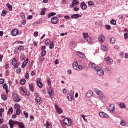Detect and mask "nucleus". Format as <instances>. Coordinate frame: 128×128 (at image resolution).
<instances>
[{
    "label": "nucleus",
    "instance_id": "nucleus-1",
    "mask_svg": "<svg viewBox=\"0 0 128 128\" xmlns=\"http://www.w3.org/2000/svg\"><path fill=\"white\" fill-rule=\"evenodd\" d=\"M94 92L98 96L100 100H106V95L104 94L100 90L98 89L94 88Z\"/></svg>",
    "mask_w": 128,
    "mask_h": 128
},
{
    "label": "nucleus",
    "instance_id": "nucleus-2",
    "mask_svg": "<svg viewBox=\"0 0 128 128\" xmlns=\"http://www.w3.org/2000/svg\"><path fill=\"white\" fill-rule=\"evenodd\" d=\"M62 122L68 126H72V119L70 118H66L63 120Z\"/></svg>",
    "mask_w": 128,
    "mask_h": 128
},
{
    "label": "nucleus",
    "instance_id": "nucleus-3",
    "mask_svg": "<svg viewBox=\"0 0 128 128\" xmlns=\"http://www.w3.org/2000/svg\"><path fill=\"white\" fill-rule=\"evenodd\" d=\"M73 68L76 70H82L83 68L82 66H78V62L73 64Z\"/></svg>",
    "mask_w": 128,
    "mask_h": 128
},
{
    "label": "nucleus",
    "instance_id": "nucleus-4",
    "mask_svg": "<svg viewBox=\"0 0 128 128\" xmlns=\"http://www.w3.org/2000/svg\"><path fill=\"white\" fill-rule=\"evenodd\" d=\"M99 116L100 118H110V116L104 112H100Z\"/></svg>",
    "mask_w": 128,
    "mask_h": 128
},
{
    "label": "nucleus",
    "instance_id": "nucleus-5",
    "mask_svg": "<svg viewBox=\"0 0 128 128\" xmlns=\"http://www.w3.org/2000/svg\"><path fill=\"white\" fill-rule=\"evenodd\" d=\"M9 124L10 126V128H14V124L16 126H18V122H14L12 120H10L9 121Z\"/></svg>",
    "mask_w": 128,
    "mask_h": 128
},
{
    "label": "nucleus",
    "instance_id": "nucleus-6",
    "mask_svg": "<svg viewBox=\"0 0 128 128\" xmlns=\"http://www.w3.org/2000/svg\"><path fill=\"white\" fill-rule=\"evenodd\" d=\"M60 20L57 17H54L51 19V22L52 24H58Z\"/></svg>",
    "mask_w": 128,
    "mask_h": 128
},
{
    "label": "nucleus",
    "instance_id": "nucleus-7",
    "mask_svg": "<svg viewBox=\"0 0 128 128\" xmlns=\"http://www.w3.org/2000/svg\"><path fill=\"white\" fill-rule=\"evenodd\" d=\"M80 4V1L78 0H73L72 2V4L70 5V8H74L76 6H78Z\"/></svg>",
    "mask_w": 128,
    "mask_h": 128
},
{
    "label": "nucleus",
    "instance_id": "nucleus-8",
    "mask_svg": "<svg viewBox=\"0 0 128 128\" xmlns=\"http://www.w3.org/2000/svg\"><path fill=\"white\" fill-rule=\"evenodd\" d=\"M105 60L107 64H108V66H112L114 62V60L110 58V57H108L106 58Z\"/></svg>",
    "mask_w": 128,
    "mask_h": 128
},
{
    "label": "nucleus",
    "instance_id": "nucleus-9",
    "mask_svg": "<svg viewBox=\"0 0 128 128\" xmlns=\"http://www.w3.org/2000/svg\"><path fill=\"white\" fill-rule=\"evenodd\" d=\"M18 34H20V32H18V30L16 29H14L12 31V36H18Z\"/></svg>",
    "mask_w": 128,
    "mask_h": 128
},
{
    "label": "nucleus",
    "instance_id": "nucleus-10",
    "mask_svg": "<svg viewBox=\"0 0 128 128\" xmlns=\"http://www.w3.org/2000/svg\"><path fill=\"white\" fill-rule=\"evenodd\" d=\"M55 108H56L57 112L58 114H62V112H63L62 110V108H60V107H58V104L55 105Z\"/></svg>",
    "mask_w": 128,
    "mask_h": 128
},
{
    "label": "nucleus",
    "instance_id": "nucleus-11",
    "mask_svg": "<svg viewBox=\"0 0 128 128\" xmlns=\"http://www.w3.org/2000/svg\"><path fill=\"white\" fill-rule=\"evenodd\" d=\"M82 16H80V14H74L72 16L71 18L72 20H78V18H82Z\"/></svg>",
    "mask_w": 128,
    "mask_h": 128
},
{
    "label": "nucleus",
    "instance_id": "nucleus-12",
    "mask_svg": "<svg viewBox=\"0 0 128 128\" xmlns=\"http://www.w3.org/2000/svg\"><path fill=\"white\" fill-rule=\"evenodd\" d=\"M114 110H116V106L114 104H112L109 107V111L110 112H114Z\"/></svg>",
    "mask_w": 128,
    "mask_h": 128
},
{
    "label": "nucleus",
    "instance_id": "nucleus-13",
    "mask_svg": "<svg viewBox=\"0 0 128 128\" xmlns=\"http://www.w3.org/2000/svg\"><path fill=\"white\" fill-rule=\"evenodd\" d=\"M48 92L52 98H54V90L52 89H49L48 90Z\"/></svg>",
    "mask_w": 128,
    "mask_h": 128
},
{
    "label": "nucleus",
    "instance_id": "nucleus-14",
    "mask_svg": "<svg viewBox=\"0 0 128 128\" xmlns=\"http://www.w3.org/2000/svg\"><path fill=\"white\" fill-rule=\"evenodd\" d=\"M20 92L22 96H26V90L23 88H20Z\"/></svg>",
    "mask_w": 128,
    "mask_h": 128
},
{
    "label": "nucleus",
    "instance_id": "nucleus-15",
    "mask_svg": "<svg viewBox=\"0 0 128 128\" xmlns=\"http://www.w3.org/2000/svg\"><path fill=\"white\" fill-rule=\"evenodd\" d=\"M36 102L38 104H42V98H40V96H38L36 98Z\"/></svg>",
    "mask_w": 128,
    "mask_h": 128
},
{
    "label": "nucleus",
    "instance_id": "nucleus-16",
    "mask_svg": "<svg viewBox=\"0 0 128 128\" xmlns=\"http://www.w3.org/2000/svg\"><path fill=\"white\" fill-rule=\"evenodd\" d=\"M12 64L14 66H16V68H18V60L16 58H14L12 61Z\"/></svg>",
    "mask_w": 128,
    "mask_h": 128
},
{
    "label": "nucleus",
    "instance_id": "nucleus-17",
    "mask_svg": "<svg viewBox=\"0 0 128 128\" xmlns=\"http://www.w3.org/2000/svg\"><path fill=\"white\" fill-rule=\"evenodd\" d=\"M94 96V92L92 91H88L86 94V96L88 98H92Z\"/></svg>",
    "mask_w": 128,
    "mask_h": 128
},
{
    "label": "nucleus",
    "instance_id": "nucleus-18",
    "mask_svg": "<svg viewBox=\"0 0 128 128\" xmlns=\"http://www.w3.org/2000/svg\"><path fill=\"white\" fill-rule=\"evenodd\" d=\"M81 8L83 10H86L88 8V6H86V4L84 2H82L80 4Z\"/></svg>",
    "mask_w": 128,
    "mask_h": 128
},
{
    "label": "nucleus",
    "instance_id": "nucleus-19",
    "mask_svg": "<svg viewBox=\"0 0 128 128\" xmlns=\"http://www.w3.org/2000/svg\"><path fill=\"white\" fill-rule=\"evenodd\" d=\"M28 58H27L22 64V68H24L26 66L28 65Z\"/></svg>",
    "mask_w": 128,
    "mask_h": 128
},
{
    "label": "nucleus",
    "instance_id": "nucleus-20",
    "mask_svg": "<svg viewBox=\"0 0 128 128\" xmlns=\"http://www.w3.org/2000/svg\"><path fill=\"white\" fill-rule=\"evenodd\" d=\"M88 42L90 44H96V42H94V40H92L91 38H90L88 40Z\"/></svg>",
    "mask_w": 128,
    "mask_h": 128
},
{
    "label": "nucleus",
    "instance_id": "nucleus-21",
    "mask_svg": "<svg viewBox=\"0 0 128 128\" xmlns=\"http://www.w3.org/2000/svg\"><path fill=\"white\" fill-rule=\"evenodd\" d=\"M104 40H106V38H104V36H100L99 37V42H104Z\"/></svg>",
    "mask_w": 128,
    "mask_h": 128
},
{
    "label": "nucleus",
    "instance_id": "nucleus-22",
    "mask_svg": "<svg viewBox=\"0 0 128 128\" xmlns=\"http://www.w3.org/2000/svg\"><path fill=\"white\" fill-rule=\"evenodd\" d=\"M78 56L81 58H85L86 56H84V54L82 52H78L77 53Z\"/></svg>",
    "mask_w": 128,
    "mask_h": 128
},
{
    "label": "nucleus",
    "instance_id": "nucleus-23",
    "mask_svg": "<svg viewBox=\"0 0 128 128\" xmlns=\"http://www.w3.org/2000/svg\"><path fill=\"white\" fill-rule=\"evenodd\" d=\"M101 50H104V52H108V46H102Z\"/></svg>",
    "mask_w": 128,
    "mask_h": 128
},
{
    "label": "nucleus",
    "instance_id": "nucleus-24",
    "mask_svg": "<svg viewBox=\"0 0 128 128\" xmlns=\"http://www.w3.org/2000/svg\"><path fill=\"white\" fill-rule=\"evenodd\" d=\"M97 72L98 76H104V70H102V69L100 70L99 72Z\"/></svg>",
    "mask_w": 128,
    "mask_h": 128
},
{
    "label": "nucleus",
    "instance_id": "nucleus-25",
    "mask_svg": "<svg viewBox=\"0 0 128 128\" xmlns=\"http://www.w3.org/2000/svg\"><path fill=\"white\" fill-rule=\"evenodd\" d=\"M116 42V38H110V42L112 44H114Z\"/></svg>",
    "mask_w": 128,
    "mask_h": 128
},
{
    "label": "nucleus",
    "instance_id": "nucleus-26",
    "mask_svg": "<svg viewBox=\"0 0 128 128\" xmlns=\"http://www.w3.org/2000/svg\"><path fill=\"white\" fill-rule=\"evenodd\" d=\"M2 98L4 102H6L8 100V96L6 94L2 95Z\"/></svg>",
    "mask_w": 128,
    "mask_h": 128
},
{
    "label": "nucleus",
    "instance_id": "nucleus-27",
    "mask_svg": "<svg viewBox=\"0 0 128 128\" xmlns=\"http://www.w3.org/2000/svg\"><path fill=\"white\" fill-rule=\"evenodd\" d=\"M67 98H68V100H70V102H72L74 98V97L72 96H70V94H68Z\"/></svg>",
    "mask_w": 128,
    "mask_h": 128
},
{
    "label": "nucleus",
    "instance_id": "nucleus-28",
    "mask_svg": "<svg viewBox=\"0 0 128 128\" xmlns=\"http://www.w3.org/2000/svg\"><path fill=\"white\" fill-rule=\"evenodd\" d=\"M14 100L15 101V102H20V98L18 96L14 97Z\"/></svg>",
    "mask_w": 128,
    "mask_h": 128
},
{
    "label": "nucleus",
    "instance_id": "nucleus-29",
    "mask_svg": "<svg viewBox=\"0 0 128 128\" xmlns=\"http://www.w3.org/2000/svg\"><path fill=\"white\" fill-rule=\"evenodd\" d=\"M120 108H126V104L123 102H122L120 104Z\"/></svg>",
    "mask_w": 128,
    "mask_h": 128
},
{
    "label": "nucleus",
    "instance_id": "nucleus-30",
    "mask_svg": "<svg viewBox=\"0 0 128 128\" xmlns=\"http://www.w3.org/2000/svg\"><path fill=\"white\" fill-rule=\"evenodd\" d=\"M46 8H43L42 10L41 16H46Z\"/></svg>",
    "mask_w": 128,
    "mask_h": 128
},
{
    "label": "nucleus",
    "instance_id": "nucleus-31",
    "mask_svg": "<svg viewBox=\"0 0 128 128\" xmlns=\"http://www.w3.org/2000/svg\"><path fill=\"white\" fill-rule=\"evenodd\" d=\"M6 6L9 8V10L12 12V6L10 4H7Z\"/></svg>",
    "mask_w": 128,
    "mask_h": 128
},
{
    "label": "nucleus",
    "instance_id": "nucleus-32",
    "mask_svg": "<svg viewBox=\"0 0 128 128\" xmlns=\"http://www.w3.org/2000/svg\"><path fill=\"white\" fill-rule=\"evenodd\" d=\"M20 18L22 20H26V14L24 12H22L20 14Z\"/></svg>",
    "mask_w": 128,
    "mask_h": 128
},
{
    "label": "nucleus",
    "instance_id": "nucleus-33",
    "mask_svg": "<svg viewBox=\"0 0 128 128\" xmlns=\"http://www.w3.org/2000/svg\"><path fill=\"white\" fill-rule=\"evenodd\" d=\"M26 80L25 79H22V80L20 81V84H22V86H24V84H26Z\"/></svg>",
    "mask_w": 128,
    "mask_h": 128
},
{
    "label": "nucleus",
    "instance_id": "nucleus-34",
    "mask_svg": "<svg viewBox=\"0 0 128 128\" xmlns=\"http://www.w3.org/2000/svg\"><path fill=\"white\" fill-rule=\"evenodd\" d=\"M89 66L90 68H96V64L94 63L91 62L89 64Z\"/></svg>",
    "mask_w": 128,
    "mask_h": 128
},
{
    "label": "nucleus",
    "instance_id": "nucleus-35",
    "mask_svg": "<svg viewBox=\"0 0 128 128\" xmlns=\"http://www.w3.org/2000/svg\"><path fill=\"white\" fill-rule=\"evenodd\" d=\"M56 16V14L55 12H52L48 15V18H50L52 16Z\"/></svg>",
    "mask_w": 128,
    "mask_h": 128
},
{
    "label": "nucleus",
    "instance_id": "nucleus-36",
    "mask_svg": "<svg viewBox=\"0 0 128 128\" xmlns=\"http://www.w3.org/2000/svg\"><path fill=\"white\" fill-rule=\"evenodd\" d=\"M25 78L26 80H28L30 78V72H28V71L26 72V74H25Z\"/></svg>",
    "mask_w": 128,
    "mask_h": 128
},
{
    "label": "nucleus",
    "instance_id": "nucleus-37",
    "mask_svg": "<svg viewBox=\"0 0 128 128\" xmlns=\"http://www.w3.org/2000/svg\"><path fill=\"white\" fill-rule=\"evenodd\" d=\"M45 44H46V46H50V40L48 39L46 40L45 42Z\"/></svg>",
    "mask_w": 128,
    "mask_h": 128
},
{
    "label": "nucleus",
    "instance_id": "nucleus-38",
    "mask_svg": "<svg viewBox=\"0 0 128 128\" xmlns=\"http://www.w3.org/2000/svg\"><path fill=\"white\" fill-rule=\"evenodd\" d=\"M110 22L112 26H116V21L114 20H112Z\"/></svg>",
    "mask_w": 128,
    "mask_h": 128
},
{
    "label": "nucleus",
    "instance_id": "nucleus-39",
    "mask_svg": "<svg viewBox=\"0 0 128 128\" xmlns=\"http://www.w3.org/2000/svg\"><path fill=\"white\" fill-rule=\"evenodd\" d=\"M18 126L20 128H24V123L18 122Z\"/></svg>",
    "mask_w": 128,
    "mask_h": 128
},
{
    "label": "nucleus",
    "instance_id": "nucleus-40",
    "mask_svg": "<svg viewBox=\"0 0 128 128\" xmlns=\"http://www.w3.org/2000/svg\"><path fill=\"white\" fill-rule=\"evenodd\" d=\"M83 36H84V38H85V40H86V38H88V36H88V33H84Z\"/></svg>",
    "mask_w": 128,
    "mask_h": 128
},
{
    "label": "nucleus",
    "instance_id": "nucleus-41",
    "mask_svg": "<svg viewBox=\"0 0 128 128\" xmlns=\"http://www.w3.org/2000/svg\"><path fill=\"white\" fill-rule=\"evenodd\" d=\"M120 124L121 126H126V122L122 120L120 122Z\"/></svg>",
    "mask_w": 128,
    "mask_h": 128
},
{
    "label": "nucleus",
    "instance_id": "nucleus-42",
    "mask_svg": "<svg viewBox=\"0 0 128 128\" xmlns=\"http://www.w3.org/2000/svg\"><path fill=\"white\" fill-rule=\"evenodd\" d=\"M46 60V58H44V56H42L40 58V62H44Z\"/></svg>",
    "mask_w": 128,
    "mask_h": 128
},
{
    "label": "nucleus",
    "instance_id": "nucleus-43",
    "mask_svg": "<svg viewBox=\"0 0 128 128\" xmlns=\"http://www.w3.org/2000/svg\"><path fill=\"white\" fill-rule=\"evenodd\" d=\"M10 68V63L8 62H7L5 64V68L6 70H8Z\"/></svg>",
    "mask_w": 128,
    "mask_h": 128
},
{
    "label": "nucleus",
    "instance_id": "nucleus-44",
    "mask_svg": "<svg viewBox=\"0 0 128 128\" xmlns=\"http://www.w3.org/2000/svg\"><path fill=\"white\" fill-rule=\"evenodd\" d=\"M24 50V46H20L18 48V50H19L20 52H22Z\"/></svg>",
    "mask_w": 128,
    "mask_h": 128
},
{
    "label": "nucleus",
    "instance_id": "nucleus-45",
    "mask_svg": "<svg viewBox=\"0 0 128 128\" xmlns=\"http://www.w3.org/2000/svg\"><path fill=\"white\" fill-rule=\"evenodd\" d=\"M6 14H8V12H6V10H3L2 14V16H6Z\"/></svg>",
    "mask_w": 128,
    "mask_h": 128
},
{
    "label": "nucleus",
    "instance_id": "nucleus-46",
    "mask_svg": "<svg viewBox=\"0 0 128 128\" xmlns=\"http://www.w3.org/2000/svg\"><path fill=\"white\" fill-rule=\"evenodd\" d=\"M47 82L48 83L49 86H52V81L50 80V78H48Z\"/></svg>",
    "mask_w": 128,
    "mask_h": 128
},
{
    "label": "nucleus",
    "instance_id": "nucleus-47",
    "mask_svg": "<svg viewBox=\"0 0 128 128\" xmlns=\"http://www.w3.org/2000/svg\"><path fill=\"white\" fill-rule=\"evenodd\" d=\"M14 108H16V110H20V106L18 104H16L14 105Z\"/></svg>",
    "mask_w": 128,
    "mask_h": 128
},
{
    "label": "nucleus",
    "instance_id": "nucleus-48",
    "mask_svg": "<svg viewBox=\"0 0 128 128\" xmlns=\"http://www.w3.org/2000/svg\"><path fill=\"white\" fill-rule=\"evenodd\" d=\"M100 70H102V68H100V66H96L95 68V70L97 72H98Z\"/></svg>",
    "mask_w": 128,
    "mask_h": 128
},
{
    "label": "nucleus",
    "instance_id": "nucleus-49",
    "mask_svg": "<svg viewBox=\"0 0 128 128\" xmlns=\"http://www.w3.org/2000/svg\"><path fill=\"white\" fill-rule=\"evenodd\" d=\"M37 85L40 88H42L44 86V85L42 84V82H40L39 83H37Z\"/></svg>",
    "mask_w": 128,
    "mask_h": 128
},
{
    "label": "nucleus",
    "instance_id": "nucleus-50",
    "mask_svg": "<svg viewBox=\"0 0 128 128\" xmlns=\"http://www.w3.org/2000/svg\"><path fill=\"white\" fill-rule=\"evenodd\" d=\"M20 112H21L20 109L17 110L16 112V116H20Z\"/></svg>",
    "mask_w": 128,
    "mask_h": 128
},
{
    "label": "nucleus",
    "instance_id": "nucleus-51",
    "mask_svg": "<svg viewBox=\"0 0 128 128\" xmlns=\"http://www.w3.org/2000/svg\"><path fill=\"white\" fill-rule=\"evenodd\" d=\"M30 89L32 92H34V86H32V84L30 85Z\"/></svg>",
    "mask_w": 128,
    "mask_h": 128
},
{
    "label": "nucleus",
    "instance_id": "nucleus-52",
    "mask_svg": "<svg viewBox=\"0 0 128 128\" xmlns=\"http://www.w3.org/2000/svg\"><path fill=\"white\" fill-rule=\"evenodd\" d=\"M10 112L12 114L14 112V109L12 108H11L9 109L8 114H10Z\"/></svg>",
    "mask_w": 128,
    "mask_h": 128
},
{
    "label": "nucleus",
    "instance_id": "nucleus-53",
    "mask_svg": "<svg viewBox=\"0 0 128 128\" xmlns=\"http://www.w3.org/2000/svg\"><path fill=\"white\" fill-rule=\"evenodd\" d=\"M3 88L4 90H8V84H4L3 85Z\"/></svg>",
    "mask_w": 128,
    "mask_h": 128
},
{
    "label": "nucleus",
    "instance_id": "nucleus-54",
    "mask_svg": "<svg viewBox=\"0 0 128 128\" xmlns=\"http://www.w3.org/2000/svg\"><path fill=\"white\" fill-rule=\"evenodd\" d=\"M82 118L86 122H88V120L86 118V116L82 115Z\"/></svg>",
    "mask_w": 128,
    "mask_h": 128
},
{
    "label": "nucleus",
    "instance_id": "nucleus-55",
    "mask_svg": "<svg viewBox=\"0 0 128 128\" xmlns=\"http://www.w3.org/2000/svg\"><path fill=\"white\" fill-rule=\"evenodd\" d=\"M54 48V42L52 43V44L50 46V50H52Z\"/></svg>",
    "mask_w": 128,
    "mask_h": 128
},
{
    "label": "nucleus",
    "instance_id": "nucleus-56",
    "mask_svg": "<svg viewBox=\"0 0 128 128\" xmlns=\"http://www.w3.org/2000/svg\"><path fill=\"white\" fill-rule=\"evenodd\" d=\"M4 84V79L0 80V84Z\"/></svg>",
    "mask_w": 128,
    "mask_h": 128
},
{
    "label": "nucleus",
    "instance_id": "nucleus-57",
    "mask_svg": "<svg viewBox=\"0 0 128 128\" xmlns=\"http://www.w3.org/2000/svg\"><path fill=\"white\" fill-rule=\"evenodd\" d=\"M46 51H43L42 54V56H46Z\"/></svg>",
    "mask_w": 128,
    "mask_h": 128
},
{
    "label": "nucleus",
    "instance_id": "nucleus-58",
    "mask_svg": "<svg viewBox=\"0 0 128 128\" xmlns=\"http://www.w3.org/2000/svg\"><path fill=\"white\" fill-rule=\"evenodd\" d=\"M16 72H17V74H22V68H18V70H17Z\"/></svg>",
    "mask_w": 128,
    "mask_h": 128
},
{
    "label": "nucleus",
    "instance_id": "nucleus-59",
    "mask_svg": "<svg viewBox=\"0 0 128 128\" xmlns=\"http://www.w3.org/2000/svg\"><path fill=\"white\" fill-rule=\"evenodd\" d=\"M61 122H62V128H66V124L64 123V122H62V121H61Z\"/></svg>",
    "mask_w": 128,
    "mask_h": 128
},
{
    "label": "nucleus",
    "instance_id": "nucleus-60",
    "mask_svg": "<svg viewBox=\"0 0 128 128\" xmlns=\"http://www.w3.org/2000/svg\"><path fill=\"white\" fill-rule=\"evenodd\" d=\"M88 4L89 6H94V3L93 2L90 1L88 2Z\"/></svg>",
    "mask_w": 128,
    "mask_h": 128
},
{
    "label": "nucleus",
    "instance_id": "nucleus-61",
    "mask_svg": "<svg viewBox=\"0 0 128 128\" xmlns=\"http://www.w3.org/2000/svg\"><path fill=\"white\" fill-rule=\"evenodd\" d=\"M124 38L125 40L128 39V33H126L124 34Z\"/></svg>",
    "mask_w": 128,
    "mask_h": 128
},
{
    "label": "nucleus",
    "instance_id": "nucleus-62",
    "mask_svg": "<svg viewBox=\"0 0 128 128\" xmlns=\"http://www.w3.org/2000/svg\"><path fill=\"white\" fill-rule=\"evenodd\" d=\"M24 58H26V56L24 55H22L20 56V60H24Z\"/></svg>",
    "mask_w": 128,
    "mask_h": 128
},
{
    "label": "nucleus",
    "instance_id": "nucleus-63",
    "mask_svg": "<svg viewBox=\"0 0 128 128\" xmlns=\"http://www.w3.org/2000/svg\"><path fill=\"white\" fill-rule=\"evenodd\" d=\"M104 70H105L106 72H110V68H108V67H104Z\"/></svg>",
    "mask_w": 128,
    "mask_h": 128
},
{
    "label": "nucleus",
    "instance_id": "nucleus-64",
    "mask_svg": "<svg viewBox=\"0 0 128 128\" xmlns=\"http://www.w3.org/2000/svg\"><path fill=\"white\" fill-rule=\"evenodd\" d=\"M110 25H106V30H110Z\"/></svg>",
    "mask_w": 128,
    "mask_h": 128
}]
</instances>
